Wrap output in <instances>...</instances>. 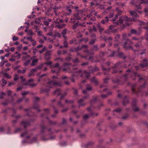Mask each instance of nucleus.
Returning <instances> with one entry per match:
<instances>
[{"label":"nucleus","instance_id":"obj_14","mask_svg":"<svg viewBox=\"0 0 148 148\" xmlns=\"http://www.w3.org/2000/svg\"><path fill=\"white\" fill-rule=\"evenodd\" d=\"M108 17L107 16H106L105 18V20H104L103 19L101 21V23L102 24H105L106 23H108Z\"/></svg>","mask_w":148,"mask_h":148},{"label":"nucleus","instance_id":"obj_11","mask_svg":"<svg viewBox=\"0 0 148 148\" xmlns=\"http://www.w3.org/2000/svg\"><path fill=\"white\" fill-rule=\"evenodd\" d=\"M43 64H41L40 65L38 66L37 67V68H36V69H32L31 71V72H34L36 71L37 69H40L42 68L43 67Z\"/></svg>","mask_w":148,"mask_h":148},{"label":"nucleus","instance_id":"obj_31","mask_svg":"<svg viewBox=\"0 0 148 148\" xmlns=\"http://www.w3.org/2000/svg\"><path fill=\"white\" fill-rule=\"evenodd\" d=\"M92 16V15H91V14H88L87 15V16L88 17L90 18V20H92V21H94L95 20V19L94 18H91V16Z\"/></svg>","mask_w":148,"mask_h":148},{"label":"nucleus","instance_id":"obj_40","mask_svg":"<svg viewBox=\"0 0 148 148\" xmlns=\"http://www.w3.org/2000/svg\"><path fill=\"white\" fill-rule=\"evenodd\" d=\"M52 62L51 61L48 62H45V64L47 65H49L50 66L52 65Z\"/></svg>","mask_w":148,"mask_h":148},{"label":"nucleus","instance_id":"obj_53","mask_svg":"<svg viewBox=\"0 0 148 148\" xmlns=\"http://www.w3.org/2000/svg\"><path fill=\"white\" fill-rule=\"evenodd\" d=\"M73 61L75 63L78 62H79L78 61V60L77 58H75V59H74L73 60Z\"/></svg>","mask_w":148,"mask_h":148},{"label":"nucleus","instance_id":"obj_28","mask_svg":"<svg viewBox=\"0 0 148 148\" xmlns=\"http://www.w3.org/2000/svg\"><path fill=\"white\" fill-rule=\"evenodd\" d=\"M83 101L82 99H80L78 101V103L79 106H83L84 105V104H82V102Z\"/></svg>","mask_w":148,"mask_h":148},{"label":"nucleus","instance_id":"obj_22","mask_svg":"<svg viewBox=\"0 0 148 148\" xmlns=\"http://www.w3.org/2000/svg\"><path fill=\"white\" fill-rule=\"evenodd\" d=\"M15 57L17 58L18 59L20 58V55L19 54L18 52H16L15 53Z\"/></svg>","mask_w":148,"mask_h":148},{"label":"nucleus","instance_id":"obj_43","mask_svg":"<svg viewBox=\"0 0 148 148\" xmlns=\"http://www.w3.org/2000/svg\"><path fill=\"white\" fill-rule=\"evenodd\" d=\"M18 79V77L17 75L16 74L14 75V81L17 80Z\"/></svg>","mask_w":148,"mask_h":148},{"label":"nucleus","instance_id":"obj_36","mask_svg":"<svg viewBox=\"0 0 148 148\" xmlns=\"http://www.w3.org/2000/svg\"><path fill=\"white\" fill-rule=\"evenodd\" d=\"M133 109L135 111H137L139 110L138 108L136 106H134Z\"/></svg>","mask_w":148,"mask_h":148},{"label":"nucleus","instance_id":"obj_46","mask_svg":"<svg viewBox=\"0 0 148 148\" xmlns=\"http://www.w3.org/2000/svg\"><path fill=\"white\" fill-rule=\"evenodd\" d=\"M83 75H85L87 78H88L89 77L88 74L86 73L85 72L83 73Z\"/></svg>","mask_w":148,"mask_h":148},{"label":"nucleus","instance_id":"obj_16","mask_svg":"<svg viewBox=\"0 0 148 148\" xmlns=\"http://www.w3.org/2000/svg\"><path fill=\"white\" fill-rule=\"evenodd\" d=\"M70 64H68L67 63H65L64 64L63 66L64 67L67 66V68H65V67H64L63 68V70L64 71H66L68 69H69V66H68L69 65H70Z\"/></svg>","mask_w":148,"mask_h":148},{"label":"nucleus","instance_id":"obj_6","mask_svg":"<svg viewBox=\"0 0 148 148\" xmlns=\"http://www.w3.org/2000/svg\"><path fill=\"white\" fill-rule=\"evenodd\" d=\"M72 7L70 5L67 6L65 8L66 14L67 15H69L71 12V9Z\"/></svg>","mask_w":148,"mask_h":148},{"label":"nucleus","instance_id":"obj_24","mask_svg":"<svg viewBox=\"0 0 148 148\" xmlns=\"http://www.w3.org/2000/svg\"><path fill=\"white\" fill-rule=\"evenodd\" d=\"M146 85L145 84H144L143 85L140 86L139 88L138 89V91H140V90H142L145 87V86Z\"/></svg>","mask_w":148,"mask_h":148},{"label":"nucleus","instance_id":"obj_44","mask_svg":"<svg viewBox=\"0 0 148 148\" xmlns=\"http://www.w3.org/2000/svg\"><path fill=\"white\" fill-rule=\"evenodd\" d=\"M26 38L28 40H29L32 42L34 41V40L32 39V37L31 36L29 37H27Z\"/></svg>","mask_w":148,"mask_h":148},{"label":"nucleus","instance_id":"obj_18","mask_svg":"<svg viewBox=\"0 0 148 148\" xmlns=\"http://www.w3.org/2000/svg\"><path fill=\"white\" fill-rule=\"evenodd\" d=\"M60 93V91L59 89L55 90L54 92V94L57 95H59Z\"/></svg>","mask_w":148,"mask_h":148},{"label":"nucleus","instance_id":"obj_23","mask_svg":"<svg viewBox=\"0 0 148 148\" xmlns=\"http://www.w3.org/2000/svg\"><path fill=\"white\" fill-rule=\"evenodd\" d=\"M4 76L6 77L8 79H10L11 78V76L9 75L7 73H4L3 74Z\"/></svg>","mask_w":148,"mask_h":148},{"label":"nucleus","instance_id":"obj_34","mask_svg":"<svg viewBox=\"0 0 148 148\" xmlns=\"http://www.w3.org/2000/svg\"><path fill=\"white\" fill-rule=\"evenodd\" d=\"M138 21L139 22L140 25L143 24L144 25H145V24H147L148 25V22H147L146 23H145V22H143L142 21H141L139 20H138Z\"/></svg>","mask_w":148,"mask_h":148},{"label":"nucleus","instance_id":"obj_20","mask_svg":"<svg viewBox=\"0 0 148 148\" xmlns=\"http://www.w3.org/2000/svg\"><path fill=\"white\" fill-rule=\"evenodd\" d=\"M97 27L99 30L100 32L101 33L103 31V28L101 27V26L99 24H98Z\"/></svg>","mask_w":148,"mask_h":148},{"label":"nucleus","instance_id":"obj_58","mask_svg":"<svg viewBox=\"0 0 148 148\" xmlns=\"http://www.w3.org/2000/svg\"><path fill=\"white\" fill-rule=\"evenodd\" d=\"M56 27H57L59 29H62V26L61 25H58L56 26Z\"/></svg>","mask_w":148,"mask_h":148},{"label":"nucleus","instance_id":"obj_50","mask_svg":"<svg viewBox=\"0 0 148 148\" xmlns=\"http://www.w3.org/2000/svg\"><path fill=\"white\" fill-rule=\"evenodd\" d=\"M121 111V109L120 108H119L116 109L114 110V111L116 112H119Z\"/></svg>","mask_w":148,"mask_h":148},{"label":"nucleus","instance_id":"obj_21","mask_svg":"<svg viewBox=\"0 0 148 148\" xmlns=\"http://www.w3.org/2000/svg\"><path fill=\"white\" fill-rule=\"evenodd\" d=\"M129 43H131V41L127 39L126 40V42H125V46H124V47L126 48L128 46L126 45V44H127L128 45H129Z\"/></svg>","mask_w":148,"mask_h":148},{"label":"nucleus","instance_id":"obj_47","mask_svg":"<svg viewBox=\"0 0 148 148\" xmlns=\"http://www.w3.org/2000/svg\"><path fill=\"white\" fill-rule=\"evenodd\" d=\"M6 92L8 94V95L9 96L11 94V91L10 90H8Z\"/></svg>","mask_w":148,"mask_h":148},{"label":"nucleus","instance_id":"obj_9","mask_svg":"<svg viewBox=\"0 0 148 148\" xmlns=\"http://www.w3.org/2000/svg\"><path fill=\"white\" fill-rule=\"evenodd\" d=\"M139 66L142 67L148 66V62H147V60H144L143 63L141 64Z\"/></svg>","mask_w":148,"mask_h":148},{"label":"nucleus","instance_id":"obj_19","mask_svg":"<svg viewBox=\"0 0 148 148\" xmlns=\"http://www.w3.org/2000/svg\"><path fill=\"white\" fill-rule=\"evenodd\" d=\"M79 26V24L78 23H77L74 24L73 25V28L74 29H77L78 27Z\"/></svg>","mask_w":148,"mask_h":148},{"label":"nucleus","instance_id":"obj_41","mask_svg":"<svg viewBox=\"0 0 148 148\" xmlns=\"http://www.w3.org/2000/svg\"><path fill=\"white\" fill-rule=\"evenodd\" d=\"M131 33L132 34H136L137 33V32L136 30L134 29H132L131 30Z\"/></svg>","mask_w":148,"mask_h":148},{"label":"nucleus","instance_id":"obj_4","mask_svg":"<svg viewBox=\"0 0 148 148\" xmlns=\"http://www.w3.org/2000/svg\"><path fill=\"white\" fill-rule=\"evenodd\" d=\"M82 16V12H78L74 14V18L77 20H80Z\"/></svg>","mask_w":148,"mask_h":148},{"label":"nucleus","instance_id":"obj_57","mask_svg":"<svg viewBox=\"0 0 148 148\" xmlns=\"http://www.w3.org/2000/svg\"><path fill=\"white\" fill-rule=\"evenodd\" d=\"M55 60L56 61H58L59 60L62 61L63 60V59L60 58H57Z\"/></svg>","mask_w":148,"mask_h":148},{"label":"nucleus","instance_id":"obj_60","mask_svg":"<svg viewBox=\"0 0 148 148\" xmlns=\"http://www.w3.org/2000/svg\"><path fill=\"white\" fill-rule=\"evenodd\" d=\"M41 36L43 38H44L45 40H46L47 39V38L46 37H45L44 35L43 34L41 35Z\"/></svg>","mask_w":148,"mask_h":148},{"label":"nucleus","instance_id":"obj_26","mask_svg":"<svg viewBox=\"0 0 148 148\" xmlns=\"http://www.w3.org/2000/svg\"><path fill=\"white\" fill-rule=\"evenodd\" d=\"M22 124H23L24 127H25L26 126L29 125L28 123L26 122H23L22 123Z\"/></svg>","mask_w":148,"mask_h":148},{"label":"nucleus","instance_id":"obj_27","mask_svg":"<svg viewBox=\"0 0 148 148\" xmlns=\"http://www.w3.org/2000/svg\"><path fill=\"white\" fill-rule=\"evenodd\" d=\"M5 95V94L3 92L0 93V99H2L3 97Z\"/></svg>","mask_w":148,"mask_h":148},{"label":"nucleus","instance_id":"obj_38","mask_svg":"<svg viewBox=\"0 0 148 148\" xmlns=\"http://www.w3.org/2000/svg\"><path fill=\"white\" fill-rule=\"evenodd\" d=\"M6 62V61H2L0 63V66H3L4 64Z\"/></svg>","mask_w":148,"mask_h":148},{"label":"nucleus","instance_id":"obj_51","mask_svg":"<svg viewBox=\"0 0 148 148\" xmlns=\"http://www.w3.org/2000/svg\"><path fill=\"white\" fill-rule=\"evenodd\" d=\"M89 116V115L88 114H85L84 116V118L85 119H86L88 118Z\"/></svg>","mask_w":148,"mask_h":148},{"label":"nucleus","instance_id":"obj_2","mask_svg":"<svg viewBox=\"0 0 148 148\" xmlns=\"http://www.w3.org/2000/svg\"><path fill=\"white\" fill-rule=\"evenodd\" d=\"M60 86L61 84L60 82H56L54 81H49L47 83V87L49 88H52V86Z\"/></svg>","mask_w":148,"mask_h":148},{"label":"nucleus","instance_id":"obj_37","mask_svg":"<svg viewBox=\"0 0 148 148\" xmlns=\"http://www.w3.org/2000/svg\"><path fill=\"white\" fill-rule=\"evenodd\" d=\"M18 37L14 36L12 37V40L13 41H16L18 40Z\"/></svg>","mask_w":148,"mask_h":148},{"label":"nucleus","instance_id":"obj_48","mask_svg":"<svg viewBox=\"0 0 148 148\" xmlns=\"http://www.w3.org/2000/svg\"><path fill=\"white\" fill-rule=\"evenodd\" d=\"M20 78L21 79V80L22 82H24L25 80V78H24V77L23 76H21L20 77Z\"/></svg>","mask_w":148,"mask_h":148},{"label":"nucleus","instance_id":"obj_12","mask_svg":"<svg viewBox=\"0 0 148 148\" xmlns=\"http://www.w3.org/2000/svg\"><path fill=\"white\" fill-rule=\"evenodd\" d=\"M51 54L49 52H47L45 55V58L46 60H48L50 58Z\"/></svg>","mask_w":148,"mask_h":148},{"label":"nucleus","instance_id":"obj_10","mask_svg":"<svg viewBox=\"0 0 148 148\" xmlns=\"http://www.w3.org/2000/svg\"><path fill=\"white\" fill-rule=\"evenodd\" d=\"M31 59L32 60V63L31 64V65L32 66H34L35 65L38 61V59H34V58H32Z\"/></svg>","mask_w":148,"mask_h":148},{"label":"nucleus","instance_id":"obj_63","mask_svg":"<svg viewBox=\"0 0 148 148\" xmlns=\"http://www.w3.org/2000/svg\"><path fill=\"white\" fill-rule=\"evenodd\" d=\"M95 40H91V41L90 42V44H92L94 43L95 42Z\"/></svg>","mask_w":148,"mask_h":148},{"label":"nucleus","instance_id":"obj_15","mask_svg":"<svg viewBox=\"0 0 148 148\" xmlns=\"http://www.w3.org/2000/svg\"><path fill=\"white\" fill-rule=\"evenodd\" d=\"M67 30L65 29L63 30L62 32V34L63 35V37L65 39H66V37L65 36V35L66 34Z\"/></svg>","mask_w":148,"mask_h":148},{"label":"nucleus","instance_id":"obj_39","mask_svg":"<svg viewBox=\"0 0 148 148\" xmlns=\"http://www.w3.org/2000/svg\"><path fill=\"white\" fill-rule=\"evenodd\" d=\"M111 93L110 92H109L108 93L107 95H101V97L103 98H105L108 95H111Z\"/></svg>","mask_w":148,"mask_h":148},{"label":"nucleus","instance_id":"obj_61","mask_svg":"<svg viewBox=\"0 0 148 148\" xmlns=\"http://www.w3.org/2000/svg\"><path fill=\"white\" fill-rule=\"evenodd\" d=\"M79 26H84L85 25V24L84 23H83L82 24L79 23Z\"/></svg>","mask_w":148,"mask_h":148},{"label":"nucleus","instance_id":"obj_35","mask_svg":"<svg viewBox=\"0 0 148 148\" xmlns=\"http://www.w3.org/2000/svg\"><path fill=\"white\" fill-rule=\"evenodd\" d=\"M76 41V40L75 39H73L72 40L70 41L69 43L70 44H73L75 43V42Z\"/></svg>","mask_w":148,"mask_h":148},{"label":"nucleus","instance_id":"obj_5","mask_svg":"<svg viewBox=\"0 0 148 148\" xmlns=\"http://www.w3.org/2000/svg\"><path fill=\"white\" fill-rule=\"evenodd\" d=\"M33 80L32 79H29L28 82H26L25 83H23V85H28L30 86L33 87L34 86H35L36 85V84L34 83L31 84L30 83V82H33Z\"/></svg>","mask_w":148,"mask_h":148},{"label":"nucleus","instance_id":"obj_8","mask_svg":"<svg viewBox=\"0 0 148 148\" xmlns=\"http://www.w3.org/2000/svg\"><path fill=\"white\" fill-rule=\"evenodd\" d=\"M130 13L134 18H137L139 16L136 11H131L130 12Z\"/></svg>","mask_w":148,"mask_h":148},{"label":"nucleus","instance_id":"obj_62","mask_svg":"<svg viewBox=\"0 0 148 148\" xmlns=\"http://www.w3.org/2000/svg\"><path fill=\"white\" fill-rule=\"evenodd\" d=\"M62 22V21L61 20H59V19H57L56 20V21H55V23H57V22Z\"/></svg>","mask_w":148,"mask_h":148},{"label":"nucleus","instance_id":"obj_17","mask_svg":"<svg viewBox=\"0 0 148 148\" xmlns=\"http://www.w3.org/2000/svg\"><path fill=\"white\" fill-rule=\"evenodd\" d=\"M91 81L92 82L95 83V84H97L98 81L94 77H93L91 80Z\"/></svg>","mask_w":148,"mask_h":148},{"label":"nucleus","instance_id":"obj_59","mask_svg":"<svg viewBox=\"0 0 148 148\" xmlns=\"http://www.w3.org/2000/svg\"><path fill=\"white\" fill-rule=\"evenodd\" d=\"M4 130V129L3 127H0V133L2 132Z\"/></svg>","mask_w":148,"mask_h":148},{"label":"nucleus","instance_id":"obj_45","mask_svg":"<svg viewBox=\"0 0 148 148\" xmlns=\"http://www.w3.org/2000/svg\"><path fill=\"white\" fill-rule=\"evenodd\" d=\"M29 92L28 91H26L24 92H22L21 93L22 95L23 96H24L28 93Z\"/></svg>","mask_w":148,"mask_h":148},{"label":"nucleus","instance_id":"obj_29","mask_svg":"<svg viewBox=\"0 0 148 148\" xmlns=\"http://www.w3.org/2000/svg\"><path fill=\"white\" fill-rule=\"evenodd\" d=\"M46 47L45 46L42 50H40L39 51L40 53H42L46 49Z\"/></svg>","mask_w":148,"mask_h":148},{"label":"nucleus","instance_id":"obj_32","mask_svg":"<svg viewBox=\"0 0 148 148\" xmlns=\"http://www.w3.org/2000/svg\"><path fill=\"white\" fill-rule=\"evenodd\" d=\"M36 32H37V33L38 34L39 36H41L42 34V32L41 31L38 30H36Z\"/></svg>","mask_w":148,"mask_h":148},{"label":"nucleus","instance_id":"obj_52","mask_svg":"<svg viewBox=\"0 0 148 148\" xmlns=\"http://www.w3.org/2000/svg\"><path fill=\"white\" fill-rule=\"evenodd\" d=\"M49 22H48L47 21H45L44 22V24L46 25H48L49 24Z\"/></svg>","mask_w":148,"mask_h":148},{"label":"nucleus","instance_id":"obj_25","mask_svg":"<svg viewBox=\"0 0 148 148\" xmlns=\"http://www.w3.org/2000/svg\"><path fill=\"white\" fill-rule=\"evenodd\" d=\"M1 81L2 83H3V84H2V86H3L6 84L7 83L6 81L4 79H2L1 80Z\"/></svg>","mask_w":148,"mask_h":148},{"label":"nucleus","instance_id":"obj_55","mask_svg":"<svg viewBox=\"0 0 148 148\" xmlns=\"http://www.w3.org/2000/svg\"><path fill=\"white\" fill-rule=\"evenodd\" d=\"M128 115L126 114V115L123 116L122 118L123 119H125L128 117Z\"/></svg>","mask_w":148,"mask_h":148},{"label":"nucleus","instance_id":"obj_3","mask_svg":"<svg viewBox=\"0 0 148 148\" xmlns=\"http://www.w3.org/2000/svg\"><path fill=\"white\" fill-rule=\"evenodd\" d=\"M138 4V5H137L136 4H134V5H135V7L136 8L138 9H141V7L140 6V4L142 3V2L145 3H148V0L147 1L145 0H134Z\"/></svg>","mask_w":148,"mask_h":148},{"label":"nucleus","instance_id":"obj_33","mask_svg":"<svg viewBox=\"0 0 148 148\" xmlns=\"http://www.w3.org/2000/svg\"><path fill=\"white\" fill-rule=\"evenodd\" d=\"M27 34H28V35H29V36H32V35L33 34L32 32V31L31 30H30L28 31V32H27Z\"/></svg>","mask_w":148,"mask_h":148},{"label":"nucleus","instance_id":"obj_1","mask_svg":"<svg viewBox=\"0 0 148 148\" xmlns=\"http://www.w3.org/2000/svg\"><path fill=\"white\" fill-rule=\"evenodd\" d=\"M132 20L135 21V19L133 18L132 19L131 18H128L127 16H124L120 17L118 21H117L116 23L117 25H123V24H127L126 21H131Z\"/></svg>","mask_w":148,"mask_h":148},{"label":"nucleus","instance_id":"obj_7","mask_svg":"<svg viewBox=\"0 0 148 148\" xmlns=\"http://www.w3.org/2000/svg\"><path fill=\"white\" fill-rule=\"evenodd\" d=\"M54 67H58L59 68L58 71H56L55 70H52L51 71L53 73L56 72L57 73H58V71H60V69L61 68V67L59 66V64L58 63H56L55 65H51L50 66V67L51 68H53Z\"/></svg>","mask_w":148,"mask_h":148},{"label":"nucleus","instance_id":"obj_64","mask_svg":"<svg viewBox=\"0 0 148 148\" xmlns=\"http://www.w3.org/2000/svg\"><path fill=\"white\" fill-rule=\"evenodd\" d=\"M39 42L40 43H42L44 42V41L42 39L39 38Z\"/></svg>","mask_w":148,"mask_h":148},{"label":"nucleus","instance_id":"obj_30","mask_svg":"<svg viewBox=\"0 0 148 148\" xmlns=\"http://www.w3.org/2000/svg\"><path fill=\"white\" fill-rule=\"evenodd\" d=\"M26 70L24 69L23 70H19L18 71V72L19 73H24L25 72Z\"/></svg>","mask_w":148,"mask_h":148},{"label":"nucleus","instance_id":"obj_13","mask_svg":"<svg viewBox=\"0 0 148 148\" xmlns=\"http://www.w3.org/2000/svg\"><path fill=\"white\" fill-rule=\"evenodd\" d=\"M92 89V87L89 85H87L86 86V90H84L83 91V92L84 93L87 92V90H90Z\"/></svg>","mask_w":148,"mask_h":148},{"label":"nucleus","instance_id":"obj_56","mask_svg":"<svg viewBox=\"0 0 148 148\" xmlns=\"http://www.w3.org/2000/svg\"><path fill=\"white\" fill-rule=\"evenodd\" d=\"M97 70V69L96 67L94 68V69H93L91 71H90L88 72V73H92L93 71H96Z\"/></svg>","mask_w":148,"mask_h":148},{"label":"nucleus","instance_id":"obj_54","mask_svg":"<svg viewBox=\"0 0 148 148\" xmlns=\"http://www.w3.org/2000/svg\"><path fill=\"white\" fill-rule=\"evenodd\" d=\"M30 57V56L29 55H26L25 56H23V59H25L26 58H28Z\"/></svg>","mask_w":148,"mask_h":148},{"label":"nucleus","instance_id":"obj_49","mask_svg":"<svg viewBox=\"0 0 148 148\" xmlns=\"http://www.w3.org/2000/svg\"><path fill=\"white\" fill-rule=\"evenodd\" d=\"M30 62L29 60H28L24 63V65L25 66L27 65Z\"/></svg>","mask_w":148,"mask_h":148},{"label":"nucleus","instance_id":"obj_42","mask_svg":"<svg viewBox=\"0 0 148 148\" xmlns=\"http://www.w3.org/2000/svg\"><path fill=\"white\" fill-rule=\"evenodd\" d=\"M63 43H64V47H67V42L66 40H65L64 41Z\"/></svg>","mask_w":148,"mask_h":148}]
</instances>
